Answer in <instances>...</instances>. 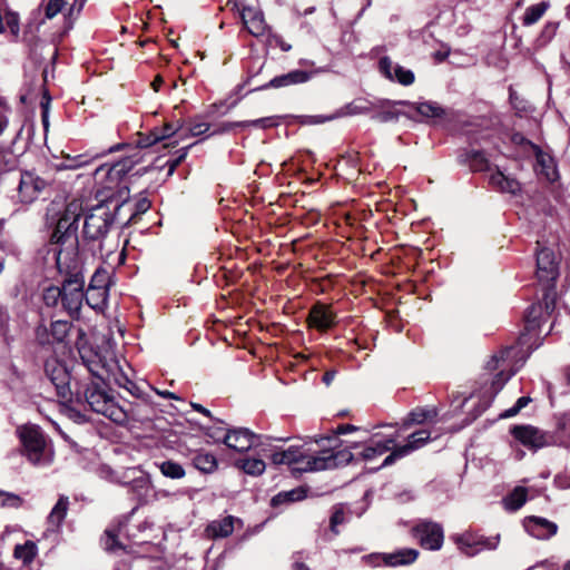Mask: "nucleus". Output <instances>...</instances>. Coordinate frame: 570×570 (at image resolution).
<instances>
[{
    "mask_svg": "<svg viewBox=\"0 0 570 570\" xmlns=\"http://www.w3.org/2000/svg\"><path fill=\"white\" fill-rule=\"evenodd\" d=\"M356 448V443H351L346 449L338 451L322 450L317 454L306 453L299 446L275 451L268 438L252 432V449H255L257 454L269 458L276 465L287 464L293 466V471L298 472H316L345 465L354 459L351 449Z\"/></svg>",
    "mask_w": 570,
    "mask_h": 570,
    "instance_id": "1",
    "label": "nucleus"
},
{
    "mask_svg": "<svg viewBox=\"0 0 570 570\" xmlns=\"http://www.w3.org/2000/svg\"><path fill=\"white\" fill-rule=\"evenodd\" d=\"M57 267L66 277L61 286H49L42 293V299L48 307H58L71 317L78 318L83 303L85 278L78 258L66 261L62 250L57 253Z\"/></svg>",
    "mask_w": 570,
    "mask_h": 570,
    "instance_id": "2",
    "label": "nucleus"
},
{
    "mask_svg": "<svg viewBox=\"0 0 570 570\" xmlns=\"http://www.w3.org/2000/svg\"><path fill=\"white\" fill-rule=\"evenodd\" d=\"M82 213L83 206L81 200L72 199L69 202L60 214L56 228L50 237L51 244L60 246L56 254L62 250L67 262L71 258H77L78 222Z\"/></svg>",
    "mask_w": 570,
    "mask_h": 570,
    "instance_id": "3",
    "label": "nucleus"
},
{
    "mask_svg": "<svg viewBox=\"0 0 570 570\" xmlns=\"http://www.w3.org/2000/svg\"><path fill=\"white\" fill-rule=\"evenodd\" d=\"M520 354L521 348L519 346H508L492 355V357L487 362V370L500 371L492 379L490 387L484 392L487 400L484 401L483 410L491 404L497 394L503 389L505 383L524 364L525 357L520 356Z\"/></svg>",
    "mask_w": 570,
    "mask_h": 570,
    "instance_id": "4",
    "label": "nucleus"
},
{
    "mask_svg": "<svg viewBox=\"0 0 570 570\" xmlns=\"http://www.w3.org/2000/svg\"><path fill=\"white\" fill-rule=\"evenodd\" d=\"M23 455L35 466H47L53 461V450L45 433L36 425L20 429Z\"/></svg>",
    "mask_w": 570,
    "mask_h": 570,
    "instance_id": "5",
    "label": "nucleus"
},
{
    "mask_svg": "<svg viewBox=\"0 0 570 570\" xmlns=\"http://www.w3.org/2000/svg\"><path fill=\"white\" fill-rule=\"evenodd\" d=\"M83 397L90 409L101 414L117 424H124L128 421L129 414L127 410L117 404L98 383L92 382L87 385Z\"/></svg>",
    "mask_w": 570,
    "mask_h": 570,
    "instance_id": "6",
    "label": "nucleus"
},
{
    "mask_svg": "<svg viewBox=\"0 0 570 570\" xmlns=\"http://www.w3.org/2000/svg\"><path fill=\"white\" fill-rule=\"evenodd\" d=\"M115 219L114 212L107 204H100L91 209L83 223V236L89 240H100L109 232Z\"/></svg>",
    "mask_w": 570,
    "mask_h": 570,
    "instance_id": "7",
    "label": "nucleus"
},
{
    "mask_svg": "<svg viewBox=\"0 0 570 570\" xmlns=\"http://www.w3.org/2000/svg\"><path fill=\"white\" fill-rule=\"evenodd\" d=\"M45 374L56 387L58 397L63 402H70L73 393L70 389V373L67 366L56 356H50L45 362Z\"/></svg>",
    "mask_w": 570,
    "mask_h": 570,
    "instance_id": "8",
    "label": "nucleus"
},
{
    "mask_svg": "<svg viewBox=\"0 0 570 570\" xmlns=\"http://www.w3.org/2000/svg\"><path fill=\"white\" fill-rule=\"evenodd\" d=\"M452 541L456 544L460 552L468 557H473L484 549L494 550L498 547L500 537L485 538L471 531L453 534Z\"/></svg>",
    "mask_w": 570,
    "mask_h": 570,
    "instance_id": "9",
    "label": "nucleus"
},
{
    "mask_svg": "<svg viewBox=\"0 0 570 570\" xmlns=\"http://www.w3.org/2000/svg\"><path fill=\"white\" fill-rule=\"evenodd\" d=\"M414 534L424 549L438 551L444 541L443 528L440 523L422 520L414 527Z\"/></svg>",
    "mask_w": 570,
    "mask_h": 570,
    "instance_id": "10",
    "label": "nucleus"
},
{
    "mask_svg": "<svg viewBox=\"0 0 570 570\" xmlns=\"http://www.w3.org/2000/svg\"><path fill=\"white\" fill-rule=\"evenodd\" d=\"M72 328V324L68 321L51 322L48 327L43 323L39 324L35 330V336L40 345H50L53 343H63Z\"/></svg>",
    "mask_w": 570,
    "mask_h": 570,
    "instance_id": "11",
    "label": "nucleus"
},
{
    "mask_svg": "<svg viewBox=\"0 0 570 570\" xmlns=\"http://www.w3.org/2000/svg\"><path fill=\"white\" fill-rule=\"evenodd\" d=\"M431 440V433L428 430H420L412 433L407 443L401 446H396L383 461L380 468L389 466L393 464L397 459L404 458L413 451L421 449Z\"/></svg>",
    "mask_w": 570,
    "mask_h": 570,
    "instance_id": "12",
    "label": "nucleus"
},
{
    "mask_svg": "<svg viewBox=\"0 0 570 570\" xmlns=\"http://www.w3.org/2000/svg\"><path fill=\"white\" fill-rule=\"evenodd\" d=\"M47 183L32 171L21 174L18 195L21 203L30 204L38 198Z\"/></svg>",
    "mask_w": 570,
    "mask_h": 570,
    "instance_id": "13",
    "label": "nucleus"
},
{
    "mask_svg": "<svg viewBox=\"0 0 570 570\" xmlns=\"http://www.w3.org/2000/svg\"><path fill=\"white\" fill-rule=\"evenodd\" d=\"M102 382L115 383L119 387L127 390L134 396H138L140 392L139 387L130 380L128 373L115 356L109 357L107 374Z\"/></svg>",
    "mask_w": 570,
    "mask_h": 570,
    "instance_id": "14",
    "label": "nucleus"
},
{
    "mask_svg": "<svg viewBox=\"0 0 570 570\" xmlns=\"http://www.w3.org/2000/svg\"><path fill=\"white\" fill-rule=\"evenodd\" d=\"M558 262L553 250L541 248L537 253V276L540 282L552 283L558 277Z\"/></svg>",
    "mask_w": 570,
    "mask_h": 570,
    "instance_id": "15",
    "label": "nucleus"
},
{
    "mask_svg": "<svg viewBox=\"0 0 570 570\" xmlns=\"http://www.w3.org/2000/svg\"><path fill=\"white\" fill-rule=\"evenodd\" d=\"M380 72L389 80L399 82L402 86H410L414 82V72L394 63L390 57H382L379 61Z\"/></svg>",
    "mask_w": 570,
    "mask_h": 570,
    "instance_id": "16",
    "label": "nucleus"
},
{
    "mask_svg": "<svg viewBox=\"0 0 570 570\" xmlns=\"http://www.w3.org/2000/svg\"><path fill=\"white\" fill-rule=\"evenodd\" d=\"M396 438L397 435H391L385 439H381L380 434L376 433L372 436L370 442L364 445L360 452H357V456L365 462L373 461L390 450H394L396 448Z\"/></svg>",
    "mask_w": 570,
    "mask_h": 570,
    "instance_id": "17",
    "label": "nucleus"
},
{
    "mask_svg": "<svg viewBox=\"0 0 570 570\" xmlns=\"http://www.w3.org/2000/svg\"><path fill=\"white\" fill-rule=\"evenodd\" d=\"M82 364L92 376L104 380L107 374V365H109V357L114 356L111 353L101 354L91 350L78 347Z\"/></svg>",
    "mask_w": 570,
    "mask_h": 570,
    "instance_id": "18",
    "label": "nucleus"
},
{
    "mask_svg": "<svg viewBox=\"0 0 570 570\" xmlns=\"http://www.w3.org/2000/svg\"><path fill=\"white\" fill-rule=\"evenodd\" d=\"M400 104L409 108L407 111L414 116L415 120L439 119L445 116V109L434 101H401Z\"/></svg>",
    "mask_w": 570,
    "mask_h": 570,
    "instance_id": "19",
    "label": "nucleus"
},
{
    "mask_svg": "<svg viewBox=\"0 0 570 570\" xmlns=\"http://www.w3.org/2000/svg\"><path fill=\"white\" fill-rule=\"evenodd\" d=\"M524 528L530 535L540 540L551 538L557 533L558 530V527L554 522L534 515L525 518Z\"/></svg>",
    "mask_w": 570,
    "mask_h": 570,
    "instance_id": "20",
    "label": "nucleus"
},
{
    "mask_svg": "<svg viewBox=\"0 0 570 570\" xmlns=\"http://www.w3.org/2000/svg\"><path fill=\"white\" fill-rule=\"evenodd\" d=\"M489 185L500 191L517 196L521 193V184L512 176L505 175L495 167L489 175Z\"/></svg>",
    "mask_w": 570,
    "mask_h": 570,
    "instance_id": "21",
    "label": "nucleus"
},
{
    "mask_svg": "<svg viewBox=\"0 0 570 570\" xmlns=\"http://www.w3.org/2000/svg\"><path fill=\"white\" fill-rule=\"evenodd\" d=\"M240 523L242 521L233 515L214 520L207 525L205 535L213 540L226 538L230 535L237 529V525H240Z\"/></svg>",
    "mask_w": 570,
    "mask_h": 570,
    "instance_id": "22",
    "label": "nucleus"
},
{
    "mask_svg": "<svg viewBox=\"0 0 570 570\" xmlns=\"http://www.w3.org/2000/svg\"><path fill=\"white\" fill-rule=\"evenodd\" d=\"M512 434L520 443L531 449H539L547 444L546 435L530 425L514 426Z\"/></svg>",
    "mask_w": 570,
    "mask_h": 570,
    "instance_id": "23",
    "label": "nucleus"
},
{
    "mask_svg": "<svg viewBox=\"0 0 570 570\" xmlns=\"http://www.w3.org/2000/svg\"><path fill=\"white\" fill-rule=\"evenodd\" d=\"M309 79L308 72L304 70H293L287 73L276 76L269 82L264 86L256 87L255 90H262L266 88H283L292 85L304 83ZM254 91V89H252Z\"/></svg>",
    "mask_w": 570,
    "mask_h": 570,
    "instance_id": "24",
    "label": "nucleus"
},
{
    "mask_svg": "<svg viewBox=\"0 0 570 570\" xmlns=\"http://www.w3.org/2000/svg\"><path fill=\"white\" fill-rule=\"evenodd\" d=\"M308 321L311 326L324 331L334 325L335 316L330 306L318 303L312 307Z\"/></svg>",
    "mask_w": 570,
    "mask_h": 570,
    "instance_id": "25",
    "label": "nucleus"
},
{
    "mask_svg": "<svg viewBox=\"0 0 570 570\" xmlns=\"http://www.w3.org/2000/svg\"><path fill=\"white\" fill-rule=\"evenodd\" d=\"M535 170L539 175L543 176L550 183H553L559 178L557 164L549 154L538 149L535 153Z\"/></svg>",
    "mask_w": 570,
    "mask_h": 570,
    "instance_id": "26",
    "label": "nucleus"
},
{
    "mask_svg": "<svg viewBox=\"0 0 570 570\" xmlns=\"http://www.w3.org/2000/svg\"><path fill=\"white\" fill-rule=\"evenodd\" d=\"M224 442L236 453H244L249 450V431L247 429L229 431L225 435Z\"/></svg>",
    "mask_w": 570,
    "mask_h": 570,
    "instance_id": "27",
    "label": "nucleus"
},
{
    "mask_svg": "<svg viewBox=\"0 0 570 570\" xmlns=\"http://www.w3.org/2000/svg\"><path fill=\"white\" fill-rule=\"evenodd\" d=\"M380 556L383 558L386 566L396 567L413 563L417 559L419 552L415 549H401L393 553H383Z\"/></svg>",
    "mask_w": 570,
    "mask_h": 570,
    "instance_id": "28",
    "label": "nucleus"
},
{
    "mask_svg": "<svg viewBox=\"0 0 570 570\" xmlns=\"http://www.w3.org/2000/svg\"><path fill=\"white\" fill-rule=\"evenodd\" d=\"M401 101L387 102V107H382L376 110L371 118L379 122H391L396 121L401 116H406L409 118H414V116L410 111H403L396 109V106L400 105ZM401 106H403L401 104Z\"/></svg>",
    "mask_w": 570,
    "mask_h": 570,
    "instance_id": "29",
    "label": "nucleus"
},
{
    "mask_svg": "<svg viewBox=\"0 0 570 570\" xmlns=\"http://www.w3.org/2000/svg\"><path fill=\"white\" fill-rule=\"evenodd\" d=\"M438 416L435 407H416L412 410L403 420L402 429H409L413 424H424L432 422Z\"/></svg>",
    "mask_w": 570,
    "mask_h": 570,
    "instance_id": "30",
    "label": "nucleus"
},
{
    "mask_svg": "<svg viewBox=\"0 0 570 570\" xmlns=\"http://www.w3.org/2000/svg\"><path fill=\"white\" fill-rule=\"evenodd\" d=\"M460 160L469 164L474 171H492L489 159L481 150H466L460 155Z\"/></svg>",
    "mask_w": 570,
    "mask_h": 570,
    "instance_id": "31",
    "label": "nucleus"
},
{
    "mask_svg": "<svg viewBox=\"0 0 570 570\" xmlns=\"http://www.w3.org/2000/svg\"><path fill=\"white\" fill-rule=\"evenodd\" d=\"M68 507V497L61 495L48 515V523L52 530L58 529L61 525L67 515Z\"/></svg>",
    "mask_w": 570,
    "mask_h": 570,
    "instance_id": "32",
    "label": "nucleus"
},
{
    "mask_svg": "<svg viewBox=\"0 0 570 570\" xmlns=\"http://www.w3.org/2000/svg\"><path fill=\"white\" fill-rule=\"evenodd\" d=\"M306 498V490L302 487L292 489L289 491H283L274 495L271 500L272 507H281L287 503L301 501Z\"/></svg>",
    "mask_w": 570,
    "mask_h": 570,
    "instance_id": "33",
    "label": "nucleus"
},
{
    "mask_svg": "<svg viewBox=\"0 0 570 570\" xmlns=\"http://www.w3.org/2000/svg\"><path fill=\"white\" fill-rule=\"evenodd\" d=\"M108 289L88 287L83 293V301L87 305L96 311H101L107 304Z\"/></svg>",
    "mask_w": 570,
    "mask_h": 570,
    "instance_id": "34",
    "label": "nucleus"
},
{
    "mask_svg": "<svg viewBox=\"0 0 570 570\" xmlns=\"http://www.w3.org/2000/svg\"><path fill=\"white\" fill-rule=\"evenodd\" d=\"M527 489L523 487L514 488V490L502 500L504 509L508 511L519 510L527 501Z\"/></svg>",
    "mask_w": 570,
    "mask_h": 570,
    "instance_id": "35",
    "label": "nucleus"
},
{
    "mask_svg": "<svg viewBox=\"0 0 570 570\" xmlns=\"http://www.w3.org/2000/svg\"><path fill=\"white\" fill-rule=\"evenodd\" d=\"M549 4L547 2H539L533 6H530L525 9L522 23L524 26H532L538 22L544 12L547 11Z\"/></svg>",
    "mask_w": 570,
    "mask_h": 570,
    "instance_id": "36",
    "label": "nucleus"
},
{
    "mask_svg": "<svg viewBox=\"0 0 570 570\" xmlns=\"http://www.w3.org/2000/svg\"><path fill=\"white\" fill-rule=\"evenodd\" d=\"M193 462L196 469L205 473H210L217 468L216 458L207 452L197 453Z\"/></svg>",
    "mask_w": 570,
    "mask_h": 570,
    "instance_id": "37",
    "label": "nucleus"
},
{
    "mask_svg": "<svg viewBox=\"0 0 570 570\" xmlns=\"http://www.w3.org/2000/svg\"><path fill=\"white\" fill-rule=\"evenodd\" d=\"M178 131V127L174 126L173 124H166L160 132L153 131L146 140L141 141L140 145L142 147H148L151 145L157 144L160 140L170 138L173 135H175Z\"/></svg>",
    "mask_w": 570,
    "mask_h": 570,
    "instance_id": "38",
    "label": "nucleus"
},
{
    "mask_svg": "<svg viewBox=\"0 0 570 570\" xmlns=\"http://www.w3.org/2000/svg\"><path fill=\"white\" fill-rule=\"evenodd\" d=\"M37 554V546L32 541L18 544L14 548V558L21 560L24 564L30 563Z\"/></svg>",
    "mask_w": 570,
    "mask_h": 570,
    "instance_id": "39",
    "label": "nucleus"
},
{
    "mask_svg": "<svg viewBox=\"0 0 570 570\" xmlns=\"http://www.w3.org/2000/svg\"><path fill=\"white\" fill-rule=\"evenodd\" d=\"M374 109V104L366 99H355L345 106V115L355 116L368 114Z\"/></svg>",
    "mask_w": 570,
    "mask_h": 570,
    "instance_id": "40",
    "label": "nucleus"
},
{
    "mask_svg": "<svg viewBox=\"0 0 570 570\" xmlns=\"http://www.w3.org/2000/svg\"><path fill=\"white\" fill-rule=\"evenodd\" d=\"M160 472L170 479H181L185 475L184 468L174 461H165L159 465Z\"/></svg>",
    "mask_w": 570,
    "mask_h": 570,
    "instance_id": "41",
    "label": "nucleus"
},
{
    "mask_svg": "<svg viewBox=\"0 0 570 570\" xmlns=\"http://www.w3.org/2000/svg\"><path fill=\"white\" fill-rule=\"evenodd\" d=\"M87 0H72L69 4L67 12L65 13V20L67 28H72L73 21L79 17Z\"/></svg>",
    "mask_w": 570,
    "mask_h": 570,
    "instance_id": "42",
    "label": "nucleus"
},
{
    "mask_svg": "<svg viewBox=\"0 0 570 570\" xmlns=\"http://www.w3.org/2000/svg\"><path fill=\"white\" fill-rule=\"evenodd\" d=\"M268 30L267 24L265 23L264 16L261 11L254 12L252 14V31L250 35L253 37H263Z\"/></svg>",
    "mask_w": 570,
    "mask_h": 570,
    "instance_id": "43",
    "label": "nucleus"
},
{
    "mask_svg": "<svg viewBox=\"0 0 570 570\" xmlns=\"http://www.w3.org/2000/svg\"><path fill=\"white\" fill-rule=\"evenodd\" d=\"M109 274L104 268H98L95 274L91 276L90 283L88 287L108 289L109 286Z\"/></svg>",
    "mask_w": 570,
    "mask_h": 570,
    "instance_id": "44",
    "label": "nucleus"
},
{
    "mask_svg": "<svg viewBox=\"0 0 570 570\" xmlns=\"http://www.w3.org/2000/svg\"><path fill=\"white\" fill-rule=\"evenodd\" d=\"M68 4V0H49L45 7V17L53 19Z\"/></svg>",
    "mask_w": 570,
    "mask_h": 570,
    "instance_id": "45",
    "label": "nucleus"
},
{
    "mask_svg": "<svg viewBox=\"0 0 570 570\" xmlns=\"http://www.w3.org/2000/svg\"><path fill=\"white\" fill-rule=\"evenodd\" d=\"M22 504V499L14 494L0 491V507L19 508Z\"/></svg>",
    "mask_w": 570,
    "mask_h": 570,
    "instance_id": "46",
    "label": "nucleus"
},
{
    "mask_svg": "<svg viewBox=\"0 0 570 570\" xmlns=\"http://www.w3.org/2000/svg\"><path fill=\"white\" fill-rule=\"evenodd\" d=\"M531 402V397L529 396H521L517 400L515 404L505 410L500 416L501 417H512L517 415L522 409H524L529 403Z\"/></svg>",
    "mask_w": 570,
    "mask_h": 570,
    "instance_id": "47",
    "label": "nucleus"
},
{
    "mask_svg": "<svg viewBox=\"0 0 570 570\" xmlns=\"http://www.w3.org/2000/svg\"><path fill=\"white\" fill-rule=\"evenodd\" d=\"M102 544H104L105 550L109 551V552H115L116 550L122 548L121 544L117 540V535L110 530H107L105 532V537L102 539Z\"/></svg>",
    "mask_w": 570,
    "mask_h": 570,
    "instance_id": "48",
    "label": "nucleus"
},
{
    "mask_svg": "<svg viewBox=\"0 0 570 570\" xmlns=\"http://www.w3.org/2000/svg\"><path fill=\"white\" fill-rule=\"evenodd\" d=\"M227 6L230 7L233 11H236L237 17L243 22L244 27H247V19H246V10L247 7L244 3V0H228Z\"/></svg>",
    "mask_w": 570,
    "mask_h": 570,
    "instance_id": "49",
    "label": "nucleus"
},
{
    "mask_svg": "<svg viewBox=\"0 0 570 570\" xmlns=\"http://www.w3.org/2000/svg\"><path fill=\"white\" fill-rule=\"evenodd\" d=\"M558 429L564 435L570 436V412L562 414L558 420ZM566 446H570V441L562 442Z\"/></svg>",
    "mask_w": 570,
    "mask_h": 570,
    "instance_id": "50",
    "label": "nucleus"
},
{
    "mask_svg": "<svg viewBox=\"0 0 570 570\" xmlns=\"http://www.w3.org/2000/svg\"><path fill=\"white\" fill-rule=\"evenodd\" d=\"M209 130H210V125L206 121H200V120H195L189 127V131H190L191 136H200V135L209 132Z\"/></svg>",
    "mask_w": 570,
    "mask_h": 570,
    "instance_id": "51",
    "label": "nucleus"
},
{
    "mask_svg": "<svg viewBox=\"0 0 570 570\" xmlns=\"http://www.w3.org/2000/svg\"><path fill=\"white\" fill-rule=\"evenodd\" d=\"M345 521V515H344V510L343 508L338 507V508H335L332 517H331V530L337 534L338 531L336 529V527L338 524H342L343 522Z\"/></svg>",
    "mask_w": 570,
    "mask_h": 570,
    "instance_id": "52",
    "label": "nucleus"
},
{
    "mask_svg": "<svg viewBox=\"0 0 570 570\" xmlns=\"http://www.w3.org/2000/svg\"><path fill=\"white\" fill-rule=\"evenodd\" d=\"M266 43L269 47H279L283 51H289L292 46L286 43L281 37L274 35H267Z\"/></svg>",
    "mask_w": 570,
    "mask_h": 570,
    "instance_id": "53",
    "label": "nucleus"
},
{
    "mask_svg": "<svg viewBox=\"0 0 570 570\" xmlns=\"http://www.w3.org/2000/svg\"><path fill=\"white\" fill-rule=\"evenodd\" d=\"M278 125V117H265L256 120H252V127L269 128Z\"/></svg>",
    "mask_w": 570,
    "mask_h": 570,
    "instance_id": "54",
    "label": "nucleus"
},
{
    "mask_svg": "<svg viewBox=\"0 0 570 570\" xmlns=\"http://www.w3.org/2000/svg\"><path fill=\"white\" fill-rule=\"evenodd\" d=\"M187 149H188V147L180 149V151H179L180 154L177 158L170 159L167 161L168 175H173V173L175 171L177 166L186 158Z\"/></svg>",
    "mask_w": 570,
    "mask_h": 570,
    "instance_id": "55",
    "label": "nucleus"
},
{
    "mask_svg": "<svg viewBox=\"0 0 570 570\" xmlns=\"http://www.w3.org/2000/svg\"><path fill=\"white\" fill-rule=\"evenodd\" d=\"M6 24L9 27L13 35L19 32V19L16 13L6 14Z\"/></svg>",
    "mask_w": 570,
    "mask_h": 570,
    "instance_id": "56",
    "label": "nucleus"
},
{
    "mask_svg": "<svg viewBox=\"0 0 570 570\" xmlns=\"http://www.w3.org/2000/svg\"><path fill=\"white\" fill-rule=\"evenodd\" d=\"M266 469V464L263 459L252 458V476L261 475Z\"/></svg>",
    "mask_w": 570,
    "mask_h": 570,
    "instance_id": "57",
    "label": "nucleus"
},
{
    "mask_svg": "<svg viewBox=\"0 0 570 570\" xmlns=\"http://www.w3.org/2000/svg\"><path fill=\"white\" fill-rule=\"evenodd\" d=\"M131 165H132V161L127 159L122 163H118L116 165H114L110 169H109V173H116L117 175H120V174H124L126 171H128L130 168H131Z\"/></svg>",
    "mask_w": 570,
    "mask_h": 570,
    "instance_id": "58",
    "label": "nucleus"
},
{
    "mask_svg": "<svg viewBox=\"0 0 570 570\" xmlns=\"http://www.w3.org/2000/svg\"><path fill=\"white\" fill-rule=\"evenodd\" d=\"M236 334L238 335L237 341L235 342V345L240 348H247V333L246 331H240V328L235 330Z\"/></svg>",
    "mask_w": 570,
    "mask_h": 570,
    "instance_id": "59",
    "label": "nucleus"
},
{
    "mask_svg": "<svg viewBox=\"0 0 570 570\" xmlns=\"http://www.w3.org/2000/svg\"><path fill=\"white\" fill-rule=\"evenodd\" d=\"M356 430H357V428L352 424H342V425L337 426L336 434L337 435L347 434V433L354 432Z\"/></svg>",
    "mask_w": 570,
    "mask_h": 570,
    "instance_id": "60",
    "label": "nucleus"
},
{
    "mask_svg": "<svg viewBox=\"0 0 570 570\" xmlns=\"http://www.w3.org/2000/svg\"><path fill=\"white\" fill-rule=\"evenodd\" d=\"M137 212L145 213L150 208V202L147 198H142L137 202Z\"/></svg>",
    "mask_w": 570,
    "mask_h": 570,
    "instance_id": "61",
    "label": "nucleus"
},
{
    "mask_svg": "<svg viewBox=\"0 0 570 570\" xmlns=\"http://www.w3.org/2000/svg\"><path fill=\"white\" fill-rule=\"evenodd\" d=\"M335 375H336V371L335 370L326 371L324 373V375H323V379H322L323 383L328 386L333 382V380L335 379Z\"/></svg>",
    "mask_w": 570,
    "mask_h": 570,
    "instance_id": "62",
    "label": "nucleus"
},
{
    "mask_svg": "<svg viewBox=\"0 0 570 570\" xmlns=\"http://www.w3.org/2000/svg\"><path fill=\"white\" fill-rule=\"evenodd\" d=\"M190 405H191V407H193L195 411H197V412H199V413H202V414L206 415V416H207V417H209V419H213V415H212L210 411H209V410H207L206 407H204L202 404H198V403H190Z\"/></svg>",
    "mask_w": 570,
    "mask_h": 570,
    "instance_id": "63",
    "label": "nucleus"
},
{
    "mask_svg": "<svg viewBox=\"0 0 570 570\" xmlns=\"http://www.w3.org/2000/svg\"><path fill=\"white\" fill-rule=\"evenodd\" d=\"M237 466H239L245 473H249V469L247 468L249 464V459L245 456L244 459L236 461Z\"/></svg>",
    "mask_w": 570,
    "mask_h": 570,
    "instance_id": "64",
    "label": "nucleus"
}]
</instances>
